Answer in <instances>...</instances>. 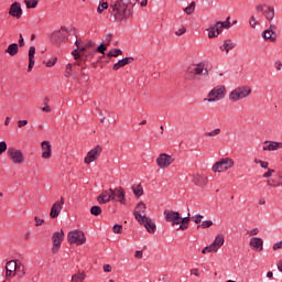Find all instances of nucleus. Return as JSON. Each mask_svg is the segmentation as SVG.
<instances>
[{"instance_id": "nucleus-1", "label": "nucleus", "mask_w": 282, "mask_h": 282, "mask_svg": "<svg viewBox=\"0 0 282 282\" xmlns=\"http://www.w3.org/2000/svg\"><path fill=\"white\" fill-rule=\"evenodd\" d=\"M135 6V2L131 0H117L112 6V14L116 21H122V19H129L131 17V8Z\"/></svg>"}, {"instance_id": "nucleus-2", "label": "nucleus", "mask_w": 282, "mask_h": 282, "mask_svg": "<svg viewBox=\"0 0 282 282\" xmlns=\"http://www.w3.org/2000/svg\"><path fill=\"white\" fill-rule=\"evenodd\" d=\"M25 276V265L21 260H10L6 264L7 279H14V275Z\"/></svg>"}, {"instance_id": "nucleus-3", "label": "nucleus", "mask_w": 282, "mask_h": 282, "mask_svg": "<svg viewBox=\"0 0 282 282\" xmlns=\"http://www.w3.org/2000/svg\"><path fill=\"white\" fill-rule=\"evenodd\" d=\"M226 86L225 85H217L214 87L208 94L207 97L203 99L205 102H219V100H224L226 98Z\"/></svg>"}, {"instance_id": "nucleus-4", "label": "nucleus", "mask_w": 282, "mask_h": 282, "mask_svg": "<svg viewBox=\"0 0 282 282\" xmlns=\"http://www.w3.org/2000/svg\"><path fill=\"white\" fill-rule=\"evenodd\" d=\"M199 76H208V69L204 66V64H194L187 68V80H199Z\"/></svg>"}, {"instance_id": "nucleus-5", "label": "nucleus", "mask_w": 282, "mask_h": 282, "mask_svg": "<svg viewBox=\"0 0 282 282\" xmlns=\"http://www.w3.org/2000/svg\"><path fill=\"white\" fill-rule=\"evenodd\" d=\"M252 94V88L250 86H240L235 88L229 94V100L231 102H238V100H243V98H248Z\"/></svg>"}, {"instance_id": "nucleus-6", "label": "nucleus", "mask_w": 282, "mask_h": 282, "mask_svg": "<svg viewBox=\"0 0 282 282\" xmlns=\"http://www.w3.org/2000/svg\"><path fill=\"white\" fill-rule=\"evenodd\" d=\"M232 166H235V160L230 158H224L213 165L212 171L214 173H226V171L232 169Z\"/></svg>"}, {"instance_id": "nucleus-7", "label": "nucleus", "mask_w": 282, "mask_h": 282, "mask_svg": "<svg viewBox=\"0 0 282 282\" xmlns=\"http://www.w3.org/2000/svg\"><path fill=\"white\" fill-rule=\"evenodd\" d=\"M7 155L13 164H23L25 162V156L21 150L15 148H9L7 151Z\"/></svg>"}, {"instance_id": "nucleus-8", "label": "nucleus", "mask_w": 282, "mask_h": 282, "mask_svg": "<svg viewBox=\"0 0 282 282\" xmlns=\"http://www.w3.org/2000/svg\"><path fill=\"white\" fill-rule=\"evenodd\" d=\"M68 243H76V246H83L87 239L85 234L78 229L69 231L67 235Z\"/></svg>"}, {"instance_id": "nucleus-9", "label": "nucleus", "mask_w": 282, "mask_h": 282, "mask_svg": "<svg viewBox=\"0 0 282 282\" xmlns=\"http://www.w3.org/2000/svg\"><path fill=\"white\" fill-rule=\"evenodd\" d=\"M70 31L72 30L66 26H62L61 30L54 31L51 34V41H53V43H65V41H67V34H69Z\"/></svg>"}, {"instance_id": "nucleus-10", "label": "nucleus", "mask_w": 282, "mask_h": 282, "mask_svg": "<svg viewBox=\"0 0 282 282\" xmlns=\"http://www.w3.org/2000/svg\"><path fill=\"white\" fill-rule=\"evenodd\" d=\"M173 162H175V159L166 153L160 154L156 159V164L159 169H169V166H171Z\"/></svg>"}, {"instance_id": "nucleus-11", "label": "nucleus", "mask_w": 282, "mask_h": 282, "mask_svg": "<svg viewBox=\"0 0 282 282\" xmlns=\"http://www.w3.org/2000/svg\"><path fill=\"white\" fill-rule=\"evenodd\" d=\"M63 239H65V232L63 230L56 231L52 236V241H53V248L52 252L53 254H56L58 250H61V243H63Z\"/></svg>"}, {"instance_id": "nucleus-12", "label": "nucleus", "mask_w": 282, "mask_h": 282, "mask_svg": "<svg viewBox=\"0 0 282 282\" xmlns=\"http://www.w3.org/2000/svg\"><path fill=\"white\" fill-rule=\"evenodd\" d=\"M116 199V191L109 188L104 191L98 197V204H109V202H113Z\"/></svg>"}, {"instance_id": "nucleus-13", "label": "nucleus", "mask_w": 282, "mask_h": 282, "mask_svg": "<svg viewBox=\"0 0 282 282\" xmlns=\"http://www.w3.org/2000/svg\"><path fill=\"white\" fill-rule=\"evenodd\" d=\"M100 153H102V147L97 145L93 150H90L84 159L85 164H91V162H96L98 158H100Z\"/></svg>"}, {"instance_id": "nucleus-14", "label": "nucleus", "mask_w": 282, "mask_h": 282, "mask_svg": "<svg viewBox=\"0 0 282 282\" xmlns=\"http://www.w3.org/2000/svg\"><path fill=\"white\" fill-rule=\"evenodd\" d=\"M165 221L172 224V226H180L181 216L178 212L164 210L163 213Z\"/></svg>"}, {"instance_id": "nucleus-15", "label": "nucleus", "mask_w": 282, "mask_h": 282, "mask_svg": "<svg viewBox=\"0 0 282 282\" xmlns=\"http://www.w3.org/2000/svg\"><path fill=\"white\" fill-rule=\"evenodd\" d=\"M274 30H276V25L271 23L269 25V29H267L262 32V39L264 41H270L271 43H275L276 42V33L274 32Z\"/></svg>"}, {"instance_id": "nucleus-16", "label": "nucleus", "mask_w": 282, "mask_h": 282, "mask_svg": "<svg viewBox=\"0 0 282 282\" xmlns=\"http://www.w3.org/2000/svg\"><path fill=\"white\" fill-rule=\"evenodd\" d=\"M65 205V197H61V200H57L53 204L50 213V217L52 219H56L58 215H61V212L63 210V206Z\"/></svg>"}, {"instance_id": "nucleus-17", "label": "nucleus", "mask_w": 282, "mask_h": 282, "mask_svg": "<svg viewBox=\"0 0 282 282\" xmlns=\"http://www.w3.org/2000/svg\"><path fill=\"white\" fill-rule=\"evenodd\" d=\"M147 212V205L142 202L138 203V205L134 208V219L137 221H142V219H145L147 215L144 214Z\"/></svg>"}, {"instance_id": "nucleus-18", "label": "nucleus", "mask_w": 282, "mask_h": 282, "mask_svg": "<svg viewBox=\"0 0 282 282\" xmlns=\"http://www.w3.org/2000/svg\"><path fill=\"white\" fill-rule=\"evenodd\" d=\"M139 224H141V226H144L147 231L150 232L151 235H153L158 228L155 226V221H153V219L149 217L143 218L141 221H139Z\"/></svg>"}, {"instance_id": "nucleus-19", "label": "nucleus", "mask_w": 282, "mask_h": 282, "mask_svg": "<svg viewBox=\"0 0 282 282\" xmlns=\"http://www.w3.org/2000/svg\"><path fill=\"white\" fill-rule=\"evenodd\" d=\"M192 182L196 186H206V184H208V177L199 172H196L193 174Z\"/></svg>"}, {"instance_id": "nucleus-20", "label": "nucleus", "mask_w": 282, "mask_h": 282, "mask_svg": "<svg viewBox=\"0 0 282 282\" xmlns=\"http://www.w3.org/2000/svg\"><path fill=\"white\" fill-rule=\"evenodd\" d=\"M249 246H250V248H252V250H256V252H262V250H263V239L258 238V237H253V238L250 239Z\"/></svg>"}, {"instance_id": "nucleus-21", "label": "nucleus", "mask_w": 282, "mask_h": 282, "mask_svg": "<svg viewBox=\"0 0 282 282\" xmlns=\"http://www.w3.org/2000/svg\"><path fill=\"white\" fill-rule=\"evenodd\" d=\"M41 147L43 160H50L52 158V144H50V141H43Z\"/></svg>"}, {"instance_id": "nucleus-22", "label": "nucleus", "mask_w": 282, "mask_h": 282, "mask_svg": "<svg viewBox=\"0 0 282 282\" xmlns=\"http://www.w3.org/2000/svg\"><path fill=\"white\" fill-rule=\"evenodd\" d=\"M9 14H11V17H15V19H21L23 14V10L21 9V3L19 2L12 3L9 10Z\"/></svg>"}, {"instance_id": "nucleus-23", "label": "nucleus", "mask_w": 282, "mask_h": 282, "mask_svg": "<svg viewBox=\"0 0 282 282\" xmlns=\"http://www.w3.org/2000/svg\"><path fill=\"white\" fill-rule=\"evenodd\" d=\"M279 149H282V142L276 141H264L262 148L263 151H279Z\"/></svg>"}, {"instance_id": "nucleus-24", "label": "nucleus", "mask_w": 282, "mask_h": 282, "mask_svg": "<svg viewBox=\"0 0 282 282\" xmlns=\"http://www.w3.org/2000/svg\"><path fill=\"white\" fill-rule=\"evenodd\" d=\"M36 54V47L34 46H30L29 48V67H28V72H32V69L34 68V56Z\"/></svg>"}, {"instance_id": "nucleus-25", "label": "nucleus", "mask_w": 282, "mask_h": 282, "mask_svg": "<svg viewBox=\"0 0 282 282\" xmlns=\"http://www.w3.org/2000/svg\"><path fill=\"white\" fill-rule=\"evenodd\" d=\"M267 186H270L271 188L282 186V176L279 175L278 177L268 178Z\"/></svg>"}, {"instance_id": "nucleus-26", "label": "nucleus", "mask_w": 282, "mask_h": 282, "mask_svg": "<svg viewBox=\"0 0 282 282\" xmlns=\"http://www.w3.org/2000/svg\"><path fill=\"white\" fill-rule=\"evenodd\" d=\"M264 19L267 21H273L274 20V17H275V11H274V7L272 6H265V9H264Z\"/></svg>"}, {"instance_id": "nucleus-27", "label": "nucleus", "mask_w": 282, "mask_h": 282, "mask_svg": "<svg viewBox=\"0 0 282 282\" xmlns=\"http://www.w3.org/2000/svg\"><path fill=\"white\" fill-rule=\"evenodd\" d=\"M188 224H191V214H187V217L182 218L181 216V220H178V227L176 228V230H186V228H188Z\"/></svg>"}, {"instance_id": "nucleus-28", "label": "nucleus", "mask_w": 282, "mask_h": 282, "mask_svg": "<svg viewBox=\"0 0 282 282\" xmlns=\"http://www.w3.org/2000/svg\"><path fill=\"white\" fill-rule=\"evenodd\" d=\"M130 63H133V59L132 57H126L123 59H120L118 63H116L113 66H112V69L115 72H118V69H120V67H124L126 65H129Z\"/></svg>"}, {"instance_id": "nucleus-29", "label": "nucleus", "mask_w": 282, "mask_h": 282, "mask_svg": "<svg viewBox=\"0 0 282 282\" xmlns=\"http://www.w3.org/2000/svg\"><path fill=\"white\" fill-rule=\"evenodd\" d=\"M117 202H120L121 204L126 205L127 204V198L124 197V189L122 187H119L115 191Z\"/></svg>"}, {"instance_id": "nucleus-30", "label": "nucleus", "mask_w": 282, "mask_h": 282, "mask_svg": "<svg viewBox=\"0 0 282 282\" xmlns=\"http://www.w3.org/2000/svg\"><path fill=\"white\" fill-rule=\"evenodd\" d=\"M219 48L221 50V52H226L228 54L230 50H235V43L231 42V40H225L224 44Z\"/></svg>"}, {"instance_id": "nucleus-31", "label": "nucleus", "mask_w": 282, "mask_h": 282, "mask_svg": "<svg viewBox=\"0 0 282 282\" xmlns=\"http://www.w3.org/2000/svg\"><path fill=\"white\" fill-rule=\"evenodd\" d=\"M6 53L9 54V56H17V54H19V44H10L6 50Z\"/></svg>"}, {"instance_id": "nucleus-32", "label": "nucleus", "mask_w": 282, "mask_h": 282, "mask_svg": "<svg viewBox=\"0 0 282 282\" xmlns=\"http://www.w3.org/2000/svg\"><path fill=\"white\" fill-rule=\"evenodd\" d=\"M132 192L135 195V197H142L144 195V189L142 188V185H133Z\"/></svg>"}, {"instance_id": "nucleus-33", "label": "nucleus", "mask_w": 282, "mask_h": 282, "mask_svg": "<svg viewBox=\"0 0 282 282\" xmlns=\"http://www.w3.org/2000/svg\"><path fill=\"white\" fill-rule=\"evenodd\" d=\"M207 32H208V39H217L218 33H217V29L215 26V24H212L208 29H207Z\"/></svg>"}, {"instance_id": "nucleus-34", "label": "nucleus", "mask_w": 282, "mask_h": 282, "mask_svg": "<svg viewBox=\"0 0 282 282\" xmlns=\"http://www.w3.org/2000/svg\"><path fill=\"white\" fill-rule=\"evenodd\" d=\"M108 58H118V56H122V50L113 48L107 54Z\"/></svg>"}, {"instance_id": "nucleus-35", "label": "nucleus", "mask_w": 282, "mask_h": 282, "mask_svg": "<svg viewBox=\"0 0 282 282\" xmlns=\"http://www.w3.org/2000/svg\"><path fill=\"white\" fill-rule=\"evenodd\" d=\"M75 45L77 48H75L73 52H72V56H74V59L75 61H78V58H80V53L78 52V50H80V41H75Z\"/></svg>"}, {"instance_id": "nucleus-36", "label": "nucleus", "mask_w": 282, "mask_h": 282, "mask_svg": "<svg viewBox=\"0 0 282 282\" xmlns=\"http://www.w3.org/2000/svg\"><path fill=\"white\" fill-rule=\"evenodd\" d=\"M85 281V273H75L72 275L70 282H83Z\"/></svg>"}, {"instance_id": "nucleus-37", "label": "nucleus", "mask_w": 282, "mask_h": 282, "mask_svg": "<svg viewBox=\"0 0 282 282\" xmlns=\"http://www.w3.org/2000/svg\"><path fill=\"white\" fill-rule=\"evenodd\" d=\"M249 25H250V28H252V30H257V25H261V22H259V20H257V17L251 15L249 19Z\"/></svg>"}, {"instance_id": "nucleus-38", "label": "nucleus", "mask_w": 282, "mask_h": 282, "mask_svg": "<svg viewBox=\"0 0 282 282\" xmlns=\"http://www.w3.org/2000/svg\"><path fill=\"white\" fill-rule=\"evenodd\" d=\"M224 235H217L213 243L219 249L221 246H224Z\"/></svg>"}, {"instance_id": "nucleus-39", "label": "nucleus", "mask_w": 282, "mask_h": 282, "mask_svg": "<svg viewBox=\"0 0 282 282\" xmlns=\"http://www.w3.org/2000/svg\"><path fill=\"white\" fill-rule=\"evenodd\" d=\"M90 214H93L95 217H98V215L102 214V208H100V206H93L90 208Z\"/></svg>"}, {"instance_id": "nucleus-40", "label": "nucleus", "mask_w": 282, "mask_h": 282, "mask_svg": "<svg viewBox=\"0 0 282 282\" xmlns=\"http://www.w3.org/2000/svg\"><path fill=\"white\" fill-rule=\"evenodd\" d=\"M221 133V129L217 128L210 132H206L205 135L207 138H216V135H219Z\"/></svg>"}, {"instance_id": "nucleus-41", "label": "nucleus", "mask_w": 282, "mask_h": 282, "mask_svg": "<svg viewBox=\"0 0 282 282\" xmlns=\"http://www.w3.org/2000/svg\"><path fill=\"white\" fill-rule=\"evenodd\" d=\"M26 8H36L39 0H24Z\"/></svg>"}, {"instance_id": "nucleus-42", "label": "nucleus", "mask_w": 282, "mask_h": 282, "mask_svg": "<svg viewBox=\"0 0 282 282\" xmlns=\"http://www.w3.org/2000/svg\"><path fill=\"white\" fill-rule=\"evenodd\" d=\"M184 12H186V14H193V12H195V1L191 2V4L184 9Z\"/></svg>"}, {"instance_id": "nucleus-43", "label": "nucleus", "mask_w": 282, "mask_h": 282, "mask_svg": "<svg viewBox=\"0 0 282 282\" xmlns=\"http://www.w3.org/2000/svg\"><path fill=\"white\" fill-rule=\"evenodd\" d=\"M213 226V220H204L200 225L197 226V229L203 228H210Z\"/></svg>"}, {"instance_id": "nucleus-44", "label": "nucleus", "mask_w": 282, "mask_h": 282, "mask_svg": "<svg viewBox=\"0 0 282 282\" xmlns=\"http://www.w3.org/2000/svg\"><path fill=\"white\" fill-rule=\"evenodd\" d=\"M215 26H216V32L219 36V34H221V32L224 31V22L218 21L215 23Z\"/></svg>"}, {"instance_id": "nucleus-45", "label": "nucleus", "mask_w": 282, "mask_h": 282, "mask_svg": "<svg viewBox=\"0 0 282 282\" xmlns=\"http://www.w3.org/2000/svg\"><path fill=\"white\" fill-rule=\"evenodd\" d=\"M107 8H109V4L107 2H102L101 4H99V7L97 8V12L99 14H102V12H105V10H107Z\"/></svg>"}, {"instance_id": "nucleus-46", "label": "nucleus", "mask_w": 282, "mask_h": 282, "mask_svg": "<svg viewBox=\"0 0 282 282\" xmlns=\"http://www.w3.org/2000/svg\"><path fill=\"white\" fill-rule=\"evenodd\" d=\"M203 219H204V216L199 215V214L192 217V221L195 223V224H202Z\"/></svg>"}, {"instance_id": "nucleus-47", "label": "nucleus", "mask_w": 282, "mask_h": 282, "mask_svg": "<svg viewBox=\"0 0 282 282\" xmlns=\"http://www.w3.org/2000/svg\"><path fill=\"white\" fill-rule=\"evenodd\" d=\"M107 46L106 44H100L97 48L96 52H98L99 54H105V52H107Z\"/></svg>"}, {"instance_id": "nucleus-48", "label": "nucleus", "mask_w": 282, "mask_h": 282, "mask_svg": "<svg viewBox=\"0 0 282 282\" xmlns=\"http://www.w3.org/2000/svg\"><path fill=\"white\" fill-rule=\"evenodd\" d=\"M112 230L116 235H122V225H115Z\"/></svg>"}, {"instance_id": "nucleus-49", "label": "nucleus", "mask_w": 282, "mask_h": 282, "mask_svg": "<svg viewBox=\"0 0 282 282\" xmlns=\"http://www.w3.org/2000/svg\"><path fill=\"white\" fill-rule=\"evenodd\" d=\"M6 151H8V143H6V141L0 142V155H2V153H6Z\"/></svg>"}, {"instance_id": "nucleus-50", "label": "nucleus", "mask_w": 282, "mask_h": 282, "mask_svg": "<svg viewBox=\"0 0 282 282\" xmlns=\"http://www.w3.org/2000/svg\"><path fill=\"white\" fill-rule=\"evenodd\" d=\"M184 34H186V28L185 26H182L181 29L175 31L176 36H182Z\"/></svg>"}, {"instance_id": "nucleus-51", "label": "nucleus", "mask_w": 282, "mask_h": 282, "mask_svg": "<svg viewBox=\"0 0 282 282\" xmlns=\"http://www.w3.org/2000/svg\"><path fill=\"white\" fill-rule=\"evenodd\" d=\"M18 43H19L18 47H25V40L23 39V34H21V33L19 35Z\"/></svg>"}, {"instance_id": "nucleus-52", "label": "nucleus", "mask_w": 282, "mask_h": 282, "mask_svg": "<svg viewBox=\"0 0 282 282\" xmlns=\"http://www.w3.org/2000/svg\"><path fill=\"white\" fill-rule=\"evenodd\" d=\"M34 221L36 227L43 226V224H45V219H41L37 216H35Z\"/></svg>"}, {"instance_id": "nucleus-53", "label": "nucleus", "mask_w": 282, "mask_h": 282, "mask_svg": "<svg viewBox=\"0 0 282 282\" xmlns=\"http://www.w3.org/2000/svg\"><path fill=\"white\" fill-rule=\"evenodd\" d=\"M209 252H217V250H219V248L214 243L212 242V245L207 246Z\"/></svg>"}, {"instance_id": "nucleus-54", "label": "nucleus", "mask_w": 282, "mask_h": 282, "mask_svg": "<svg viewBox=\"0 0 282 282\" xmlns=\"http://www.w3.org/2000/svg\"><path fill=\"white\" fill-rule=\"evenodd\" d=\"M112 36H113V34H111V33H108L107 35H106V37H105V43H106V45H111V39H112Z\"/></svg>"}, {"instance_id": "nucleus-55", "label": "nucleus", "mask_w": 282, "mask_h": 282, "mask_svg": "<svg viewBox=\"0 0 282 282\" xmlns=\"http://www.w3.org/2000/svg\"><path fill=\"white\" fill-rule=\"evenodd\" d=\"M272 175H274V170H268V172H265L263 175H262V177H264V178H270V177H272Z\"/></svg>"}, {"instance_id": "nucleus-56", "label": "nucleus", "mask_w": 282, "mask_h": 282, "mask_svg": "<svg viewBox=\"0 0 282 282\" xmlns=\"http://www.w3.org/2000/svg\"><path fill=\"white\" fill-rule=\"evenodd\" d=\"M256 10H257V12H263V13H264V11H265V4H262V3L258 4V6L256 7Z\"/></svg>"}, {"instance_id": "nucleus-57", "label": "nucleus", "mask_w": 282, "mask_h": 282, "mask_svg": "<svg viewBox=\"0 0 282 282\" xmlns=\"http://www.w3.org/2000/svg\"><path fill=\"white\" fill-rule=\"evenodd\" d=\"M58 61L57 57H55L53 61H48L46 63V67H54L56 65V62Z\"/></svg>"}, {"instance_id": "nucleus-58", "label": "nucleus", "mask_w": 282, "mask_h": 282, "mask_svg": "<svg viewBox=\"0 0 282 282\" xmlns=\"http://www.w3.org/2000/svg\"><path fill=\"white\" fill-rule=\"evenodd\" d=\"M248 235L250 237H254V236L259 235V228H253L252 230L248 231Z\"/></svg>"}, {"instance_id": "nucleus-59", "label": "nucleus", "mask_w": 282, "mask_h": 282, "mask_svg": "<svg viewBox=\"0 0 282 282\" xmlns=\"http://www.w3.org/2000/svg\"><path fill=\"white\" fill-rule=\"evenodd\" d=\"M273 250L276 251V250H282V240L279 241V242H275L273 245Z\"/></svg>"}, {"instance_id": "nucleus-60", "label": "nucleus", "mask_w": 282, "mask_h": 282, "mask_svg": "<svg viewBox=\"0 0 282 282\" xmlns=\"http://www.w3.org/2000/svg\"><path fill=\"white\" fill-rule=\"evenodd\" d=\"M28 124V120H19L18 121V127L19 129H23Z\"/></svg>"}, {"instance_id": "nucleus-61", "label": "nucleus", "mask_w": 282, "mask_h": 282, "mask_svg": "<svg viewBox=\"0 0 282 282\" xmlns=\"http://www.w3.org/2000/svg\"><path fill=\"white\" fill-rule=\"evenodd\" d=\"M223 25L226 30L230 29V17H228L226 21L223 22Z\"/></svg>"}, {"instance_id": "nucleus-62", "label": "nucleus", "mask_w": 282, "mask_h": 282, "mask_svg": "<svg viewBox=\"0 0 282 282\" xmlns=\"http://www.w3.org/2000/svg\"><path fill=\"white\" fill-rule=\"evenodd\" d=\"M274 67H275V69H276L278 72H281V69H282V63H281V61H276V62L274 63Z\"/></svg>"}, {"instance_id": "nucleus-63", "label": "nucleus", "mask_w": 282, "mask_h": 282, "mask_svg": "<svg viewBox=\"0 0 282 282\" xmlns=\"http://www.w3.org/2000/svg\"><path fill=\"white\" fill-rule=\"evenodd\" d=\"M69 74H72V64L66 65V78H69Z\"/></svg>"}, {"instance_id": "nucleus-64", "label": "nucleus", "mask_w": 282, "mask_h": 282, "mask_svg": "<svg viewBox=\"0 0 282 282\" xmlns=\"http://www.w3.org/2000/svg\"><path fill=\"white\" fill-rule=\"evenodd\" d=\"M104 272H111V267L109 264H105Z\"/></svg>"}]
</instances>
